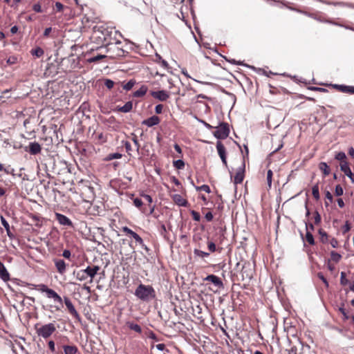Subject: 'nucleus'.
Masks as SVG:
<instances>
[{
	"label": "nucleus",
	"mask_w": 354,
	"mask_h": 354,
	"mask_svg": "<svg viewBox=\"0 0 354 354\" xmlns=\"http://www.w3.org/2000/svg\"><path fill=\"white\" fill-rule=\"evenodd\" d=\"M134 295L139 299L145 301H150L156 297L154 288L151 286L142 283L136 288Z\"/></svg>",
	"instance_id": "obj_1"
},
{
	"label": "nucleus",
	"mask_w": 354,
	"mask_h": 354,
	"mask_svg": "<svg viewBox=\"0 0 354 354\" xmlns=\"http://www.w3.org/2000/svg\"><path fill=\"white\" fill-rule=\"evenodd\" d=\"M99 270L100 267L98 266H87L85 269L81 270L76 273V278L80 281H83L86 280L88 277H90V282H92L93 279L97 274Z\"/></svg>",
	"instance_id": "obj_2"
},
{
	"label": "nucleus",
	"mask_w": 354,
	"mask_h": 354,
	"mask_svg": "<svg viewBox=\"0 0 354 354\" xmlns=\"http://www.w3.org/2000/svg\"><path fill=\"white\" fill-rule=\"evenodd\" d=\"M37 324L35 326L36 333L38 336L42 337L44 339L48 338L55 330L56 327L53 323H49L41 326Z\"/></svg>",
	"instance_id": "obj_3"
},
{
	"label": "nucleus",
	"mask_w": 354,
	"mask_h": 354,
	"mask_svg": "<svg viewBox=\"0 0 354 354\" xmlns=\"http://www.w3.org/2000/svg\"><path fill=\"white\" fill-rule=\"evenodd\" d=\"M230 133L229 126L227 123H221L216 127V131L214 132V136L218 139H225Z\"/></svg>",
	"instance_id": "obj_4"
},
{
	"label": "nucleus",
	"mask_w": 354,
	"mask_h": 354,
	"mask_svg": "<svg viewBox=\"0 0 354 354\" xmlns=\"http://www.w3.org/2000/svg\"><path fill=\"white\" fill-rule=\"evenodd\" d=\"M216 149H217L218 154L220 156L223 164L225 167H227V163L226 150H225L224 145H223V143L221 141H218L216 142Z\"/></svg>",
	"instance_id": "obj_5"
},
{
	"label": "nucleus",
	"mask_w": 354,
	"mask_h": 354,
	"mask_svg": "<svg viewBox=\"0 0 354 354\" xmlns=\"http://www.w3.org/2000/svg\"><path fill=\"white\" fill-rule=\"evenodd\" d=\"M245 162L244 161L242 162V165L241 167H239L236 172V175L234 176V183L235 185L240 184L243 182L244 179V173H245Z\"/></svg>",
	"instance_id": "obj_6"
},
{
	"label": "nucleus",
	"mask_w": 354,
	"mask_h": 354,
	"mask_svg": "<svg viewBox=\"0 0 354 354\" xmlns=\"http://www.w3.org/2000/svg\"><path fill=\"white\" fill-rule=\"evenodd\" d=\"M151 95L160 102L167 101L169 97V93L165 90L151 91Z\"/></svg>",
	"instance_id": "obj_7"
},
{
	"label": "nucleus",
	"mask_w": 354,
	"mask_h": 354,
	"mask_svg": "<svg viewBox=\"0 0 354 354\" xmlns=\"http://www.w3.org/2000/svg\"><path fill=\"white\" fill-rule=\"evenodd\" d=\"M25 151L30 153L31 155H37L41 151V145L37 142H31L29 143L28 147L25 148Z\"/></svg>",
	"instance_id": "obj_8"
},
{
	"label": "nucleus",
	"mask_w": 354,
	"mask_h": 354,
	"mask_svg": "<svg viewBox=\"0 0 354 354\" xmlns=\"http://www.w3.org/2000/svg\"><path fill=\"white\" fill-rule=\"evenodd\" d=\"M64 304L68 308L69 313L71 315H72L75 318L80 319V317L77 311L76 310L75 306H73V303L71 302V299L65 297L64 298Z\"/></svg>",
	"instance_id": "obj_9"
},
{
	"label": "nucleus",
	"mask_w": 354,
	"mask_h": 354,
	"mask_svg": "<svg viewBox=\"0 0 354 354\" xmlns=\"http://www.w3.org/2000/svg\"><path fill=\"white\" fill-rule=\"evenodd\" d=\"M340 169L351 179L352 183H354V175L353 174L347 161H342L340 162Z\"/></svg>",
	"instance_id": "obj_10"
},
{
	"label": "nucleus",
	"mask_w": 354,
	"mask_h": 354,
	"mask_svg": "<svg viewBox=\"0 0 354 354\" xmlns=\"http://www.w3.org/2000/svg\"><path fill=\"white\" fill-rule=\"evenodd\" d=\"M205 281H209V282L212 283L214 286H216V287H218L219 288H223V281L221 280V279L218 277H217L214 274L207 275L205 278Z\"/></svg>",
	"instance_id": "obj_11"
},
{
	"label": "nucleus",
	"mask_w": 354,
	"mask_h": 354,
	"mask_svg": "<svg viewBox=\"0 0 354 354\" xmlns=\"http://www.w3.org/2000/svg\"><path fill=\"white\" fill-rule=\"evenodd\" d=\"M55 268L60 274H63L66 270V264L63 259H55L53 260Z\"/></svg>",
	"instance_id": "obj_12"
},
{
	"label": "nucleus",
	"mask_w": 354,
	"mask_h": 354,
	"mask_svg": "<svg viewBox=\"0 0 354 354\" xmlns=\"http://www.w3.org/2000/svg\"><path fill=\"white\" fill-rule=\"evenodd\" d=\"M55 218L60 225L72 226V221L65 215L60 213H55Z\"/></svg>",
	"instance_id": "obj_13"
},
{
	"label": "nucleus",
	"mask_w": 354,
	"mask_h": 354,
	"mask_svg": "<svg viewBox=\"0 0 354 354\" xmlns=\"http://www.w3.org/2000/svg\"><path fill=\"white\" fill-rule=\"evenodd\" d=\"M160 120L157 115H153L142 122V124L146 125L148 127L157 125L160 123Z\"/></svg>",
	"instance_id": "obj_14"
},
{
	"label": "nucleus",
	"mask_w": 354,
	"mask_h": 354,
	"mask_svg": "<svg viewBox=\"0 0 354 354\" xmlns=\"http://www.w3.org/2000/svg\"><path fill=\"white\" fill-rule=\"evenodd\" d=\"M46 296L48 298L53 299L55 302L62 304V297L53 289L49 288L46 292Z\"/></svg>",
	"instance_id": "obj_15"
},
{
	"label": "nucleus",
	"mask_w": 354,
	"mask_h": 354,
	"mask_svg": "<svg viewBox=\"0 0 354 354\" xmlns=\"http://www.w3.org/2000/svg\"><path fill=\"white\" fill-rule=\"evenodd\" d=\"M333 86L342 93L354 94V86L343 84H335Z\"/></svg>",
	"instance_id": "obj_16"
},
{
	"label": "nucleus",
	"mask_w": 354,
	"mask_h": 354,
	"mask_svg": "<svg viewBox=\"0 0 354 354\" xmlns=\"http://www.w3.org/2000/svg\"><path fill=\"white\" fill-rule=\"evenodd\" d=\"M0 277L4 281H8L10 279V274L6 268L4 264L0 261Z\"/></svg>",
	"instance_id": "obj_17"
},
{
	"label": "nucleus",
	"mask_w": 354,
	"mask_h": 354,
	"mask_svg": "<svg viewBox=\"0 0 354 354\" xmlns=\"http://www.w3.org/2000/svg\"><path fill=\"white\" fill-rule=\"evenodd\" d=\"M172 199L174 200V201L179 206H181V207H186L187 204V201L183 198L181 195L180 194H174L172 196Z\"/></svg>",
	"instance_id": "obj_18"
},
{
	"label": "nucleus",
	"mask_w": 354,
	"mask_h": 354,
	"mask_svg": "<svg viewBox=\"0 0 354 354\" xmlns=\"http://www.w3.org/2000/svg\"><path fill=\"white\" fill-rule=\"evenodd\" d=\"M133 108V103L131 101H129L124 104L122 106H118L117 110L122 113H129Z\"/></svg>",
	"instance_id": "obj_19"
},
{
	"label": "nucleus",
	"mask_w": 354,
	"mask_h": 354,
	"mask_svg": "<svg viewBox=\"0 0 354 354\" xmlns=\"http://www.w3.org/2000/svg\"><path fill=\"white\" fill-rule=\"evenodd\" d=\"M126 325L129 327V329L134 330L138 333L140 334L142 333V328L138 324L128 321L126 322Z\"/></svg>",
	"instance_id": "obj_20"
},
{
	"label": "nucleus",
	"mask_w": 354,
	"mask_h": 354,
	"mask_svg": "<svg viewBox=\"0 0 354 354\" xmlns=\"http://www.w3.org/2000/svg\"><path fill=\"white\" fill-rule=\"evenodd\" d=\"M148 88L145 85H142L139 89L133 93V96L136 97H140L144 96L147 92Z\"/></svg>",
	"instance_id": "obj_21"
},
{
	"label": "nucleus",
	"mask_w": 354,
	"mask_h": 354,
	"mask_svg": "<svg viewBox=\"0 0 354 354\" xmlns=\"http://www.w3.org/2000/svg\"><path fill=\"white\" fill-rule=\"evenodd\" d=\"M64 351L65 354H76L78 348L76 346H64Z\"/></svg>",
	"instance_id": "obj_22"
},
{
	"label": "nucleus",
	"mask_w": 354,
	"mask_h": 354,
	"mask_svg": "<svg viewBox=\"0 0 354 354\" xmlns=\"http://www.w3.org/2000/svg\"><path fill=\"white\" fill-rule=\"evenodd\" d=\"M319 169L322 171L325 176H328L330 173V169L326 162H322L319 165Z\"/></svg>",
	"instance_id": "obj_23"
},
{
	"label": "nucleus",
	"mask_w": 354,
	"mask_h": 354,
	"mask_svg": "<svg viewBox=\"0 0 354 354\" xmlns=\"http://www.w3.org/2000/svg\"><path fill=\"white\" fill-rule=\"evenodd\" d=\"M132 237L135 239V241L138 243H139V245L142 247V248H143L146 251L149 250L148 247L144 243V241H143L142 239L140 236V235H138L137 233H136V234H134V235Z\"/></svg>",
	"instance_id": "obj_24"
},
{
	"label": "nucleus",
	"mask_w": 354,
	"mask_h": 354,
	"mask_svg": "<svg viewBox=\"0 0 354 354\" xmlns=\"http://www.w3.org/2000/svg\"><path fill=\"white\" fill-rule=\"evenodd\" d=\"M319 234L320 235V241L322 243H328V236L327 233L322 229L319 230Z\"/></svg>",
	"instance_id": "obj_25"
},
{
	"label": "nucleus",
	"mask_w": 354,
	"mask_h": 354,
	"mask_svg": "<svg viewBox=\"0 0 354 354\" xmlns=\"http://www.w3.org/2000/svg\"><path fill=\"white\" fill-rule=\"evenodd\" d=\"M30 53L32 56H35L37 57H40L44 55V51L41 48L37 47L34 49H32L30 51Z\"/></svg>",
	"instance_id": "obj_26"
},
{
	"label": "nucleus",
	"mask_w": 354,
	"mask_h": 354,
	"mask_svg": "<svg viewBox=\"0 0 354 354\" xmlns=\"http://www.w3.org/2000/svg\"><path fill=\"white\" fill-rule=\"evenodd\" d=\"M95 140L99 144H103L106 142V137L103 133H97L95 136Z\"/></svg>",
	"instance_id": "obj_27"
},
{
	"label": "nucleus",
	"mask_w": 354,
	"mask_h": 354,
	"mask_svg": "<svg viewBox=\"0 0 354 354\" xmlns=\"http://www.w3.org/2000/svg\"><path fill=\"white\" fill-rule=\"evenodd\" d=\"M122 156V155L120 153H109L105 158L104 160H106V161H109V160H112L113 159H120L121 158Z\"/></svg>",
	"instance_id": "obj_28"
},
{
	"label": "nucleus",
	"mask_w": 354,
	"mask_h": 354,
	"mask_svg": "<svg viewBox=\"0 0 354 354\" xmlns=\"http://www.w3.org/2000/svg\"><path fill=\"white\" fill-rule=\"evenodd\" d=\"M105 57H106V56L104 55H97L96 56H93L92 57L87 59V62H88V63L97 62Z\"/></svg>",
	"instance_id": "obj_29"
},
{
	"label": "nucleus",
	"mask_w": 354,
	"mask_h": 354,
	"mask_svg": "<svg viewBox=\"0 0 354 354\" xmlns=\"http://www.w3.org/2000/svg\"><path fill=\"white\" fill-rule=\"evenodd\" d=\"M330 258L332 261H335V263H338L342 259V255L335 251H331Z\"/></svg>",
	"instance_id": "obj_30"
},
{
	"label": "nucleus",
	"mask_w": 354,
	"mask_h": 354,
	"mask_svg": "<svg viewBox=\"0 0 354 354\" xmlns=\"http://www.w3.org/2000/svg\"><path fill=\"white\" fill-rule=\"evenodd\" d=\"M194 254L195 256L199 257L201 258L207 257L209 255V253L200 250L198 249H194Z\"/></svg>",
	"instance_id": "obj_31"
},
{
	"label": "nucleus",
	"mask_w": 354,
	"mask_h": 354,
	"mask_svg": "<svg viewBox=\"0 0 354 354\" xmlns=\"http://www.w3.org/2000/svg\"><path fill=\"white\" fill-rule=\"evenodd\" d=\"M305 239H306V241L310 245H313L315 244V239H314L313 235L312 234V233L310 232H308L307 230Z\"/></svg>",
	"instance_id": "obj_32"
},
{
	"label": "nucleus",
	"mask_w": 354,
	"mask_h": 354,
	"mask_svg": "<svg viewBox=\"0 0 354 354\" xmlns=\"http://www.w3.org/2000/svg\"><path fill=\"white\" fill-rule=\"evenodd\" d=\"M312 194L315 199L318 200L320 196L319 192V186L317 184L313 186Z\"/></svg>",
	"instance_id": "obj_33"
},
{
	"label": "nucleus",
	"mask_w": 354,
	"mask_h": 354,
	"mask_svg": "<svg viewBox=\"0 0 354 354\" xmlns=\"http://www.w3.org/2000/svg\"><path fill=\"white\" fill-rule=\"evenodd\" d=\"M174 167L178 169H183L185 167V162L181 159L175 160L174 161Z\"/></svg>",
	"instance_id": "obj_34"
},
{
	"label": "nucleus",
	"mask_w": 354,
	"mask_h": 354,
	"mask_svg": "<svg viewBox=\"0 0 354 354\" xmlns=\"http://www.w3.org/2000/svg\"><path fill=\"white\" fill-rule=\"evenodd\" d=\"M135 84L136 81L133 80H131L123 86V88L126 91H129L133 88Z\"/></svg>",
	"instance_id": "obj_35"
},
{
	"label": "nucleus",
	"mask_w": 354,
	"mask_h": 354,
	"mask_svg": "<svg viewBox=\"0 0 354 354\" xmlns=\"http://www.w3.org/2000/svg\"><path fill=\"white\" fill-rule=\"evenodd\" d=\"M335 158L336 160H339L342 162V161H346L345 159L346 158V156L344 152L339 151L335 155Z\"/></svg>",
	"instance_id": "obj_36"
},
{
	"label": "nucleus",
	"mask_w": 354,
	"mask_h": 354,
	"mask_svg": "<svg viewBox=\"0 0 354 354\" xmlns=\"http://www.w3.org/2000/svg\"><path fill=\"white\" fill-rule=\"evenodd\" d=\"M196 189L198 191H204L206 193H210L211 192L210 187L207 185H203L200 187H196Z\"/></svg>",
	"instance_id": "obj_37"
},
{
	"label": "nucleus",
	"mask_w": 354,
	"mask_h": 354,
	"mask_svg": "<svg viewBox=\"0 0 354 354\" xmlns=\"http://www.w3.org/2000/svg\"><path fill=\"white\" fill-rule=\"evenodd\" d=\"M343 193H344V190H343V188L342 187V186L340 185H337L335 186V195L337 196H340L343 194Z\"/></svg>",
	"instance_id": "obj_38"
},
{
	"label": "nucleus",
	"mask_w": 354,
	"mask_h": 354,
	"mask_svg": "<svg viewBox=\"0 0 354 354\" xmlns=\"http://www.w3.org/2000/svg\"><path fill=\"white\" fill-rule=\"evenodd\" d=\"M207 248L211 252H214L216 250V244L213 241L207 242Z\"/></svg>",
	"instance_id": "obj_39"
},
{
	"label": "nucleus",
	"mask_w": 354,
	"mask_h": 354,
	"mask_svg": "<svg viewBox=\"0 0 354 354\" xmlns=\"http://www.w3.org/2000/svg\"><path fill=\"white\" fill-rule=\"evenodd\" d=\"M37 290H39L41 292H45V293H46L49 289V288H48V286L46 285L43 284V283L37 285Z\"/></svg>",
	"instance_id": "obj_40"
},
{
	"label": "nucleus",
	"mask_w": 354,
	"mask_h": 354,
	"mask_svg": "<svg viewBox=\"0 0 354 354\" xmlns=\"http://www.w3.org/2000/svg\"><path fill=\"white\" fill-rule=\"evenodd\" d=\"M133 205L138 207V208H140L141 209V207L143 205V203L142 201V200L139 198H136L133 199Z\"/></svg>",
	"instance_id": "obj_41"
},
{
	"label": "nucleus",
	"mask_w": 354,
	"mask_h": 354,
	"mask_svg": "<svg viewBox=\"0 0 354 354\" xmlns=\"http://www.w3.org/2000/svg\"><path fill=\"white\" fill-rule=\"evenodd\" d=\"M191 214L192 216V218L195 221H199L201 220V215L198 212L194 211V210H192L191 212Z\"/></svg>",
	"instance_id": "obj_42"
},
{
	"label": "nucleus",
	"mask_w": 354,
	"mask_h": 354,
	"mask_svg": "<svg viewBox=\"0 0 354 354\" xmlns=\"http://www.w3.org/2000/svg\"><path fill=\"white\" fill-rule=\"evenodd\" d=\"M272 171L269 169L267 172V182L269 187L272 185Z\"/></svg>",
	"instance_id": "obj_43"
},
{
	"label": "nucleus",
	"mask_w": 354,
	"mask_h": 354,
	"mask_svg": "<svg viewBox=\"0 0 354 354\" xmlns=\"http://www.w3.org/2000/svg\"><path fill=\"white\" fill-rule=\"evenodd\" d=\"M346 274L344 272H341L340 283L342 285H346L348 283V280L346 279Z\"/></svg>",
	"instance_id": "obj_44"
},
{
	"label": "nucleus",
	"mask_w": 354,
	"mask_h": 354,
	"mask_svg": "<svg viewBox=\"0 0 354 354\" xmlns=\"http://www.w3.org/2000/svg\"><path fill=\"white\" fill-rule=\"evenodd\" d=\"M321 216L320 214H319V212L317 211H316L314 214V221H315V224L317 225V224H319L320 222H321Z\"/></svg>",
	"instance_id": "obj_45"
},
{
	"label": "nucleus",
	"mask_w": 354,
	"mask_h": 354,
	"mask_svg": "<svg viewBox=\"0 0 354 354\" xmlns=\"http://www.w3.org/2000/svg\"><path fill=\"white\" fill-rule=\"evenodd\" d=\"M104 85L106 86V87L109 89H111L114 86V82L112 81L111 80H109V79H106L104 82Z\"/></svg>",
	"instance_id": "obj_46"
},
{
	"label": "nucleus",
	"mask_w": 354,
	"mask_h": 354,
	"mask_svg": "<svg viewBox=\"0 0 354 354\" xmlns=\"http://www.w3.org/2000/svg\"><path fill=\"white\" fill-rule=\"evenodd\" d=\"M32 10L36 12H42L41 6L39 3H35L32 6Z\"/></svg>",
	"instance_id": "obj_47"
},
{
	"label": "nucleus",
	"mask_w": 354,
	"mask_h": 354,
	"mask_svg": "<svg viewBox=\"0 0 354 354\" xmlns=\"http://www.w3.org/2000/svg\"><path fill=\"white\" fill-rule=\"evenodd\" d=\"M122 230L124 232L127 233V234L131 235V236H133L134 235V234H136L135 232H133L132 230H131L130 228H129L127 226L123 227Z\"/></svg>",
	"instance_id": "obj_48"
},
{
	"label": "nucleus",
	"mask_w": 354,
	"mask_h": 354,
	"mask_svg": "<svg viewBox=\"0 0 354 354\" xmlns=\"http://www.w3.org/2000/svg\"><path fill=\"white\" fill-rule=\"evenodd\" d=\"M124 146L126 149L127 152L130 154V151H131V145L129 141H122Z\"/></svg>",
	"instance_id": "obj_49"
},
{
	"label": "nucleus",
	"mask_w": 354,
	"mask_h": 354,
	"mask_svg": "<svg viewBox=\"0 0 354 354\" xmlns=\"http://www.w3.org/2000/svg\"><path fill=\"white\" fill-rule=\"evenodd\" d=\"M1 222L4 228L6 230H8V228L10 227L9 223L3 216H1Z\"/></svg>",
	"instance_id": "obj_50"
},
{
	"label": "nucleus",
	"mask_w": 354,
	"mask_h": 354,
	"mask_svg": "<svg viewBox=\"0 0 354 354\" xmlns=\"http://www.w3.org/2000/svg\"><path fill=\"white\" fill-rule=\"evenodd\" d=\"M4 172L6 174H11L13 176L15 175V169L13 168H11L10 166L6 167V169H4Z\"/></svg>",
	"instance_id": "obj_51"
},
{
	"label": "nucleus",
	"mask_w": 354,
	"mask_h": 354,
	"mask_svg": "<svg viewBox=\"0 0 354 354\" xmlns=\"http://www.w3.org/2000/svg\"><path fill=\"white\" fill-rule=\"evenodd\" d=\"M160 234L165 237L166 236V233H167V230H166V227L164 224H162L161 226H160Z\"/></svg>",
	"instance_id": "obj_52"
},
{
	"label": "nucleus",
	"mask_w": 354,
	"mask_h": 354,
	"mask_svg": "<svg viewBox=\"0 0 354 354\" xmlns=\"http://www.w3.org/2000/svg\"><path fill=\"white\" fill-rule=\"evenodd\" d=\"M342 230H343L344 234L348 232L351 230V226H350L348 221H346L344 225L343 226Z\"/></svg>",
	"instance_id": "obj_53"
},
{
	"label": "nucleus",
	"mask_w": 354,
	"mask_h": 354,
	"mask_svg": "<svg viewBox=\"0 0 354 354\" xmlns=\"http://www.w3.org/2000/svg\"><path fill=\"white\" fill-rule=\"evenodd\" d=\"M62 256L64 258L69 259L71 257V252L69 250H64L63 251Z\"/></svg>",
	"instance_id": "obj_54"
},
{
	"label": "nucleus",
	"mask_w": 354,
	"mask_h": 354,
	"mask_svg": "<svg viewBox=\"0 0 354 354\" xmlns=\"http://www.w3.org/2000/svg\"><path fill=\"white\" fill-rule=\"evenodd\" d=\"M162 109H163V105L160 104H158L155 107V112L157 114H160L162 112Z\"/></svg>",
	"instance_id": "obj_55"
},
{
	"label": "nucleus",
	"mask_w": 354,
	"mask_h": 354,
	"mask_svg": "<svg viewBox=\"0 0 354 354\" xmlns=\"http://www.w3.org/2000/svg\"><path fill=\"white\" fill-rule=\"evenodd\" d=\"M330 244L333 248H336L338 247V241L335 238H333L330 240Z\"/></svg>",
	"instance_id": "obj_56"
},
{
	"label": "nucleus",
	"mask_w": 354,
	"mask_h": 354,
	"mask_svg": "<svg viewBox=\"0 0 354 354\" xmlns=\"http://www.w3.org/2000/svg\"><path fill=\"white\" fill-rule=\"evenodd\" d=\"M142 196L149 203V205L152 203L153 199L151 196L143 194H142Z\"/></svg>",
	"instance_id": "obj_57"
},
{
	"label": "nucleus",
	"mask_w": 354,
	"mask_h": 354,
	"mask_svg": "<svg viewBox=\"0 0 354 354\" xmlns=\"http://www.w3.org/2000/svg\"><path fill=\"white\" fill-rule=\"evenodd\" d=\"M317 275H318V277L324 282L325 286L326 287H328V282L326 280V279L324 277V276L322 273H318Z\"/></svg>",
	"instance_id": "obj_58"
},
{
	"label": "nucleus",
	"mask_w": 354,
	"mask_h": 354,
	"mask_svg": "<svg viewBox=\"0 0 354 354\" xmlns=\"http://www.w3.org/2000/svg\"><path fill=\"white\" fill-rule=\"evenodd\" d=\"M309 89L311 91H320V92L327 91V90L326 88H322V87L311 86V87H309Z\"/></svg>",
	"instance_id": "obj_59"
},
{
	"label": "nucleus",
	"mask_w": 354,
	"mask_h": 354,
	"mask_svg": "<svg viewBox=\"0 0 354 354\" xmlns=\"http://www.w3.org/2000/svg\"><path fill=\"white\" fill-rule=\"evenodd\" d=\"M63 5L60 2H56L55 3V9L57 12H62L63 10Z\"/></svg>",
	"instance_id": "obj_60"
},
{
	"label": "nucleus",
	"mask_w": 354,
	"mask_h": 354,
	"mask_svg": "<svg viewBox=\"0 0 354 354\" xmlns=\"http://www.w3.org/2000/svg\"><path fill=\"white\" fill-rule=\"evenodd\" d=\"M48 345L49 349L52 352H55V342L53 340L49 341L48 343Z\"/></svg>",
	"instance_id": "obj_61"
},
{
	"label": "nucleus",
	"mask_w": 354,
	"mask_h": 354,
	"mask_svg": "<svg viewBox=\"0 0 354 354\" xmlns=\"http://www.w3.org/2000/svg\"><path fill=\"white\" fill-rule=\"evenodd\" d=\"M213 214L211 212H208L205 214V218L207 221H212L213 219Z\"/></svg>",
	"instance_id": "obj_62"
},
{
	"label": "nucleus",
	"mask_w": 354,
	"mask_h": 354,
	"mask_svg": "<svg viewBox=\"0 0 354 354\" xmlns=\"http://www.w3.org/2000/svg\"><path fill=\"white\" fill-rule=\"evenodd\" d=\"M160 64L161 66L163 67L164 68H165V69L169 68V64L165 59H161V61L160 62Z\"/></svg>",
	"instance_id": "obj_63"
},
{
	"label": "nucleus",
	"mask_w": 354,
	"mask_h": 354,
	"mask_svg": "<svg viewBox=\"0 0 354 354\" xmlns=\"http://www.w3.org/2000/svg\"><path fill=\"white\" fill-rule=\"evenodd\" d=\"M326 198L329 201L330 203L333 201V196L329 191L326 192Z\"/></svg>",
	"instance_id": "obj_64"
}]
</instances>
